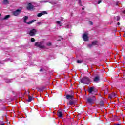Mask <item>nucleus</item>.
Masks as SVG:
<instances>
[{
  "label": "nucleus",
  "mask_w": 125,
  "mask_h": 125,
  "mask_svg": "<svg viewBox=\"0 0 125 125\" xmlns=\"http://www.w3.org/2000/svg\"><path fill=\"white\" fill-rule=\"evenodd\" d=\"M42 44H43V42H35V46H37V47H39V48H41V49H43L45 48V46Z\"/></svg>",
  "instance_id": "1"
},
{
  "label": "nucleus",
  "mask_w": 125,
  "mask_h": 125,
  "mask_svg": "<svg viewBox=\"0 0 125 125\" xmlns=\"http://www.w3.org/2000/svg\"><path fill=\"white\" fill-rule=\"evenodd\" d=\"M81 82L82 83L89 84V83H90V79H89L88 77H84L81 79Z\"/></svg>",
  "instance_id": "2"
},
{
  "label": "nucleus",
  "mask_w": 125,
  "mask_h": 125,
  "mask_svg": "<svg viewBox=\"0 0 125 125\" xmlns=\"http://www.w3.org/2000/svg\"><path fill=\"white\" fill-rule=\"evenodd\" d=\"M37 32H38V30L36 29H32L28 33V34H29L31 37H33V36H35L36 34H37Z\"/></svg>",
  "instance_id": "3"
},
{
  "label": "nucleus",
  "mask_w": 125,
  "mask_h": 125,
  "mask_svg": "<svg viewBox=\"0 0 125 125\" xmlns=\"http://www.w3.org/2000/svg\"><path fill=\"white\" fill-rule=\"evenodd\" d=\"M27 10H32L35 9V6L32 5L31 3H28L26 6Z\"/></svg>",
  "instance_id": "4"
},
{
  "label": "nucleus",
  "mask_w": 125,
  "mask_h": 125,
  "mask_svg": "<svg viewBox=\"0 0 125 125\" xmlns=\"http://www.w3.org/2000/svg\"><path fill=\"white\" fill-rule=\"evenodd\" d=\"M95 97L94 96H93L92 98H88L87 99V102L90 104H92V103H93V102L94 100H95Z\"/></svg>",
  "instance_id": "5"
},
{
  "label": "nucleus",
  "mask_w": 125,
  "mask_h": 125,
  "mask_svg": "<svg viewBox=\"0 0 125 125\" xmlns=\"http://www.w3.org/2000/svg\"><path fill=\"white\" fill-rule=\"evenodd\" d=\"M88 91L89 93H94V92H96L97 90L95 89V88L93 87H90L88 89Z\"/></svg>",
  "instance_id": "6"
},
{
  "label": "nucleus",
  "mask_w": 125,
  "mask_h": 125,
  "mask_svg": "<svg viewBox=\"0 0 125 125\" xmlns=\"http://www.w3.org/2000/svg\"><path fill=\"white\" fill-rule=\"evenodd\" d=\"M21 9H17V10L13 12V15L14 16H17L19 15L20 13H21Z\"/></svg>",
  "instance_id": "7"
},
{
  "label": "nucleus",
  "mask_w": 125,
  "mask_h": 125,
  "mask_svg": "<svg viewBox=\"0 0 125 125\" xmlns=\"http://www.w3.org/2000/svg\"><path fill=\"white\" fill-rule=\"evenodd\" d=\"M88 34L87 33H84L83 35V38L85 42H87L88 41Z\"/></svg>",
  "instance_id": "8"
},
{
  "label": "nucleus",
  "mask_w": 125,
  "mask_h": 125,
  "mask_svg": "<svg viewBox=\"0 0 125 125\" xmlns=\"http://www.w3.org/2000/svg\"><path fill=\"white\" fill-rule=\"evenodd\" d=\"M97 41H94L92 42V44H89L88 45L89 47H91V46H94L95 45H97Z\"/></svg>",
  "instance_id": "9"
},
{
  "label": "nucleus",
  "mask_w": 125,
  "mask_h": 125,
  "mask_svg": "<svg viewBox=\"0 0 125 125\" xmlns=\"http://www.w3.org/2000/svg\"><path fill=\"white\" fill-rule=\"evenodd\" d=\"M99 81H100V77H99V76H95L93 79V81L95 83H98Z\"/></svg>",
  "instance_id": "10"
},
{
  "label": "nucleus",
  "mask_w": 125,
  "mask_h": 125,
  "mask_svg": "<svg viewBox=\"0 0 125 125\" xmlns=\"http://www.w3.org/2000/svg\"><path fill=\"white\" fill-rule=\"evenodd\" d=\"M118 96V95H117V94L116 93H112V94H111L109 95V97L110 98V99H112V98H115V97H117Z\"/></svg>",
  "instance_id": "11"
},
{
  "label": "nucleus",
  "mask_w": 125,
  "mask_h": 125,
  "mask_svg": "<svg viewBox=\"0 0 125 125\" xmlns=\"http://www.w3.org/2000/svg\"><path fill=\"white\" fill-rule=\"evenodd\" d=\"M57 115L59 118H63V113L61 111H58L57 112Z\"/></svg>",
  "instance_id": "12"
},
{
  "label": "nucleus",
  "mask_w": 125,
  "mask_h": 125,
  "mask_svg": "<svg viewBox=\"0 0 125 125\" xmlns=\"http://www.w3.org/2000/svg\"><path fill=\"white\" fill-rule=\"evenodd\" d=\"M46 11H43L42 13H40L37 15L38 17H41V16H42V15H44V14H46Z\"/></svg>",
  "instance_id": "13"
},
{
  "label": "nucleus",
  "mask_w": 125,
  "mask_h": 125,
  "mask_svg": "<svg viewBox=\"0 0 125 125\" xmlns=\"http://www.w3.org/2000/svg\"><path fill=\"white\" fill-rule=\"evenodd\" d=\"M67 99H73L74 98V96L73 95H67Z\"/></svg>",
  "instance_id": "14"
},
{
  "label": "nucleus",
  "mask_w": 125,
  "mask_h": 125,
  "mask_svg": "<svg viewBox=\"0 0 125 125\" xmlns=\"http://www.w3.org/2000/svg\"><path fill=\"white\" fill-rule=\"evenodd\" d=\"M75 104V103L73 101H69V103L67 104L68 105H70V106H73Z\"/></svg>",
  "instance_id": "15"
},
{
  "label": "nucleus",
  "mask_w": 125,
  "mask_h": 125,
  "mask_svg": "<svg viewBox=\"0 0 125 125\" xmlns=\"http://www.w3.org/2000/svg\"><path fill=\"white\" fill-rule=\"evenodd\" d=\"M99 104L101 106V107H104V106H105V104H104V102H103V101H102L100 102Z\"/></svg>",
  "instance_id": "16"
},
{
  "label": "nucleus",
  "mask_w": 125,
  "mask_h": 125,
  "mask_svg": "<svg viewBox=\"0 0 125 125\" xmlns=\"http://www.w3.org/2000/svg\"><path fill=\"white\" fill-rule=\"evenodd\" d=\"M35 21H36V20H33L31 21L28 22H26L27 24H28V25H31V24H32V23H34V22H35Z\"/></svg>",
  "instance_id": "17"
},
{
  "label": "nucleus",
  "mask_w": 125,
  "mask_h": 125,
  "mask_svg": "<svg viewBox=\"0 0 125 125\" xmlns=\"http://www.w3.org/2000/svg\"><path fill=\"white\" fill-rule=\"evenodd\" d=\"M28 16H25V17H24V23H27V20H28Z\"/></svg>",
  "instance_id": "18"
},
{
  "label": "nucleus",
  "mask_w": 125,
  "mask_h": 125,
  "mask_svg": "<svg viewBox=\"0 0 125 125\" xmlns=\"http://www.w3.org/2000/svg\"><path fill=\"white\" fill-rule=\"evenodd\" d=\"M32 99H33V98L32 97V96H28V102H31V101H32Z\"/></svg>",
  "instance_id": "19"
},
{
  "label": "nucleus",
  "mask_w": 125,
  "mask_h": 125,
  "mask_svg": "<svg viewBox=\"0 0 125 125\" xmlns=\"http://www.w3.org/2000/svg\"><path fill=\"white\" fill-rule=\"evenodd\" d=\"M49 2H49V3H51V4H53V5H54V4H57V2H55V1H52L51 2L50 1H48Z\"/></svg>",
  "instance_id": "20"
},
{
  "label": "nucleus",
  "mask_w": 125,
  "mask_h": 125,
  "mask_svg": "<svg viewBox=\"0 0 125 125\" xmlns=\"http://www.w3.org/2000/svg\"><path fill=\"white\" fill-rule=\"evenodd\" d=\"M9 17H10V15H6L5 16V17L3 19V20H5L6 19H8V18H9Z\"/></svg>",
  "instance_id": "21"
},
{
  "label": "nucleus",
  "mask_w": 125,
  "mask_h": 125,
  "mask_svg": "<svg viewBox=\"0 0 125 125\" xmlns=\"http://www.w3.org/2000/svg\"><path fill=\"white\" fill-rule=\"evenodd\" d=\"M4 4H8L9 2L7 0H4L3 1Z\"/></svg>",
  "instance_id": "22"
},
{
  "label": "nucleus",
  "mask_w": 125,
  "mask_h": 125,
  "mask_svg": "<svg viewBox=\"0 0 125 125\" xmlns=\"http://www.w3.org/2000/svg\"><path fill=\"white\" fill-rule=\"evenodd\" d=\"M77 62L78 64H81V63H83V61L82 60H78Z\"/></svg>",
  "instance_id": "23"
},
{
  "label": "nucleus",
  "mask_w": 125,
  "mask_h": 125,
  "mask_svg": "<svg viewBox=\"0 0 125 125\" xmlns=\"http://www.w3.org/2000/svg\"><path fill=\"white\" fill-rule=\"evenodd\" d=\"M40 3H42L43 2L46 3V2H49V1H40Z\"/></svg>",
  "instance_id": "24"
},
{
  "label": "nucleus",
  "mask_w": 125,
  "mask_h": 125,
  "mask_svg": "<svg viewBox=\"0 0 125 125\" xmlns=\"http://www.w3.org/2000/svg\"><path fill=\"white\" fill-rule=\"evenodd\" d=\"M46 45H47L48 46H50V45H51V42H48V43H47Z\"/></svg>",
  "instance_id": "25"
},
{
  "label": "nucleus",
  "mask_w": 125,
  "mask_h": 125,
  "mask_svg": "<svg viewBox=\"0 0 125 125\" xmlns=\"http://www.w3.org/2000/svg\"><path fill=\"white\" fill-rule=\"evenodd\" d=\"M35 41H36V40L34 39V38H32L31 39V42H35Z\"/></svg>",
  "instance_id": "26"
},
{
  "label": "nucleus",
  "mask_w": 125,
  "mask_h": 125,
  "mask_svg": "<svg viewBox=\"0 0 125 125\" xmlns=\"http://www.w3.org/2000/svg\"><path fill=\"white\" fill-rule=\"evenodd\" d=\"M115 19H116L117 21H119V20L120 19V17L119 16H117L115 18Z\"/></svg>",
  "instance_id": "27"
},
{
  "label": "nucleus",
  "mask_w": 125,
  "mask_h": 125,
  "mask_svg": "<svg viewBox=\"0 0 125 125\" xmlns=\"http://www.w3.org/2000/svg\"><path fill=\"white\" fill-rule=\"evenodd\" d=\"M57 24H58L59 25L61 24V22L59 21H56Z\"/></svg>",
  "instance_id": "28"
},
{
  "label": "nucleus",
  "mask_w": 125,
  "mask_h": 125,
  "mask_svg": "<svg viewBox=\"0 0 125 125\" xmlns=\"http://www.w3.org/2000/svg\"><path fill=\"white\" fill-rule=\"evenodd\" d=\"M108 92H109V91H108V90H106V91H105V94H107Z\"/></svg>",
  "instance_id": "29"
},
{
  "label": "nucleus",
  "mask_w": 125,
  "mask_h": 125,
  "mask_svg": "<svg viewBox=\"0 0 125 125\" xmlns=\"http://www.w3.org/2000/svg\"><path fill=\"white\" fill-rule=\"evenodd\" d=\"M102 1L101 0H99L98 1V4H100V3H101Z\"/></svg>",
  "instance_id": "30"
},
{
  "label": "nucleus",
  "mask_w": 125,
  "mask_h": 125,
  "mask_svg": "<svg viewBox=\"0 0 125 125\" xmlns=\"http://www.w3.org/2000/svg\"><path fill=\"white\" fill-rule=\"evenodd\" d=\"M89 24L90 25H93V23L92 21H89Z\"/></svg>",
  "instance_id": "31"
},
{
  "label": "nucleus",
  "mask_w": 125,
  "mask_h": 125,
  "mask_svg": "<svg viewBox=\"0 0 125 125\" xmlns=\"http://www.w3.org/2000/svg\"><path fill=\"white\" fill-rule=\"evenodd\" d=\"M37 24L38 25H41L42 24V22H37Z\"/></svg>",
  "instance_id": "32"
},
{
  "label": "nucleus",
  "mask_w": 125,
  "mask_h": 125,
  "mask_svg": "<svg viewBox=\"0 0 125 125\" xmlns=\"http://www.w3.org/2000/svg\"><path fill=\"white\" fill-rule=\"evenodd\" d=\"M65 28H66V29H68V28H69V25H67V26L65 27Z\"/></svg>",
  "instance_id": "33"
},
{
  "label": "nucleus",
  "mask_w": 125,
  "mask_h": 125,
  "mask_svg": "<svg viewBox=\"0 0 125 125\" xmlns=\"http://www.w3.org/2000/svg\"><path fill=\"white\" fill-rule=\"evenodd\" d=\"M117 25H118V26H120V22H118V23H117Z\"/></svg>",
  "instance_id": "34"
},
{
  "label": "nucleus",
  "mask_w": 125,
  "mask_h": 125,
  "mask_svg": "<svg viewBox=\"0 0 125 125\" xmlns=\"http://www.w3.org/2000/svg\"><path fill=\"white\" fill-rule=\"evenodd\" d=\"M42 71H43L42 69H41L40 70V72H42Z\"/></svg>",
  "instance_id": "35"
},
{
  "label": "nucleus",
  "mask_w": 125,
  "mask_h": 125,
  "mask_svg": "<svg viewBox=\"0 0 125 125\" xmlns=\"http://www.w3.org/2000/svg\"><path fill=\"white\" fill-rule=\"evenodd\" d=\"M123 13H124V14H125V10L123 11Z\"/></svg>",
  "instance_id": "36"
},
{
  "label": "nucleus",
  "mask_w": 125,
  "mask_h": 125,
  "mask_svg": "<svg viewBox=\"0 0 125 125\" xmlns=\"http://www.w3.org/2000/svg\"><path fill=\"white\" fill-rule=\"evenodd\" d=\"M82 9H83V10H84V8H83Z\"/></svg>",
  "instance_id": "37"
},
{
  "label": "nucleus",
  "mask_w": 125,
  "mask_h": 125,
  "mask_svg": "<svg viewBox=\"0 0 125 125\" xmlns=\"http://www.w3.org/2000/svg\"><path fill=\"white\" fill-rule=\"evenodd\" d=\"M61 26H62V25L60 24V26L61 27Z\"/></svg>",
  "instance_id": "38"
},
{
  "label": "nucleus",
  "mask_w": 125,
  "mask_h": 125,
  "mask_svg": "<svg viewBox=\"0 0 125 125\" xmlns=\"http://www.w3.org/2000/svg\"><path fill=\"white\" fill-rule=\"evenodd\" d=\"M119 4H118V3H116V5H118Z\"/></svg>",
  "instance_id": "39"
},
{
  "label": "nucleus",
  "mask_w": 125,
  "mask_h": 125,
  "mask_svg": "<svg viewBox=\"0 0 125 125\" xmlns=\"http://www.w3.org/2000/svg\"><path fill=\"white\" fill-rule=\"evenodd\" d=\"M4 125L3 124H1V125Z\"/></svg>",
  "instance_id": "40"
},
{
  "label": "nucleus",
  "mask_w": 125,
  "mask_h": 125,
  "mask_svg": "<svg viewBox=\"0 0 125 125\" xmlns=\"http://www.w3.org/2000/svg\"><path fill=\"white\" fill-rule=\"evenodd\" d=\"M79 2H81V0L79 1Z\"/></svg>",
  "instance_id": "41"
},
{
  "label": "nucleus",
  "mask_w": 125,
  "mask_h": 125,
  "mask_svg": "<svg viewBox=\"0 0 125 125\" xmlns=\"http://www.w3.org/2000/svg\"><path fill=\"white\" fill-rule=\"evenodd\" d=\"M1 15V14H0V16Z\"/></svg>",
  "instance_id": "42"
}]
</instances>
